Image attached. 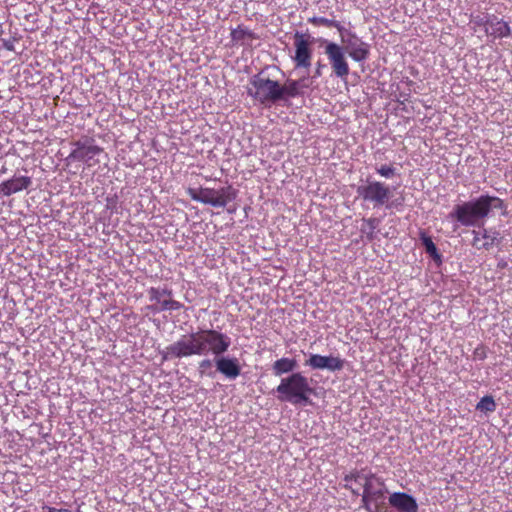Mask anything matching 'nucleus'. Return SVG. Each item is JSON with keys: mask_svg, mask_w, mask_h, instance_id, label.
Segmentation results:
<instances>
[{"mask_svg": "<svg viewBox=\"0 0 512 512\" xmlns=\"http://www.w3.org/2000/svg\"><path fill=\"white\" fill-rule=\"evenodd\" d=\"M230 338L214 329H201L182 336L160 351L162 362L171 359L205 356L209 353L219 356L230 347Z\"/></svg>", "mask_w": 512, "mask_h": 512, "instance_id": "nucleus-1", "label": "nucleus"}, {"mask_svg": "<svg viewBox=\"0 0 512 512\" xmlns=\"http://www.w3.org/2000/svg\"><path fill=\"white\" fill-rule=\"evenodd\" d=\"M504 207L499 197L481 195L475 200L456 205L449 217L466 227L477 226L483 224L492 209L501 210Z\"/></svg>", "mask_w": 512, "mask_h": 512, "instance_id": "nucleus-2", "label": "nucleus"}, {"mask_svg": "<svg viewBox=\"0 0 512 512\" xmlns=\"http://www.w3.org/2000/svg\"><path fill=\"white\" fill-rule=\"evenodd\" d=\"M278 399L291 404H308L314 389L310 386L308 379L300 372L292 373L282 378L277 386Z\"/></svg>", "mask_w": 512, "mask_h": 512, "instance_id": "nucleus-3", "label": "nucleus"}, {"mask_svg": "<svg viewBox=\"0 0 512 512\" xmlns=\"http://www.w3.org/2000/svg\"><path fill=\"white\" fill-rule=\"evenodd\" d=\"M247 94L260 104L271 106L281 101L280 83L260 72L250 78Z\"/></svg>", "mask_w": 512, "mask_h": 512, "instance_id": "nucleus-4", "label": "nucleus"}, {"mask_svg": "<svg viewBox=\"0 0 512 512\" xmlns=\"http://www.w3.org/2000/svg\"><path fill=\"white\" fill-rule=\"evenodd\" d=\"M361 484L363 486L362 507L368 512H379L380 503L386 492L384 480L371 471H366Z\"/></svg>", "mask_w": 512, "mask_h": 512, "instance_id": "nucleus-5", "label": "nucleus"}, {"mask_svg": "<svg viewBox=\"0 0 512 512\" xmlns=\"http://www.w3.org/2000/svg\"><path fill=\"white\" fill-rule=\"evenodd\" d=\"M71 145L73 149L66 158L68 162H82L87 168L100 163L97 157L104 152V149L96 145L93 138L84 136L79 140L72 141Z\"/></svg>", "mask_w": 512, "mask_h": 512, "instance_id": "nucleus-6", "label": "nucleus"}, {"mask_svg": "<svg viewBox=\"0 0 512 512\" xmlns=\"http://www.w3.org/2000/svg\"><path fill=\"white\" fill-rule=\"evenodd\" d=\"M187 194L194 201L214 207H225L236 198V191L231 185L222 187L219 190L212 188H188Z\"/></svg>", "mask_w": 512, "mask_h": 512, "instance_id": "nucleus-7", "label": "nucleus"}, {"mask_svg": "<svg viewBox=\"0 0 512 512\" xmlns=\"http://www.w3.org/2000/svg\"><path fill=\"white\" fill-rule=\"evenodd\" d=\"M357 194L364 201L372 203L374 207L385 205L390 196V188L380 181H368L366 185L357 188Z\"/></svg>", "mask_w": 512, "mask_h": 512, "instance_id": "nucleus-8", "label": "nucleus"}, {"mask_svg": "<svg viewBox=\"0 0 512 512\" xmlns=\"http://www.w3.org/2000/svg\"><path fill=\"white\" fill-rule=\"evenodd\" d=\"M325 54L329 60L334 75L342 80H346L349 75L350 68L343 48L337 43L328 42L325 46Z\"/></svg>", "mask_w": 512, "mask_h": 512, "instance_id": "nucleus-9", "label": "nucleus"}, {"mask_svg": "<svg viewBox=\"0 0 512 512\" xmlns=\"http://www.w3.org/2000/svg\"><path fill=\"white\" fill-rule=\"evenodd\" d=\"M295 53L292 56L295 68L309 69L312 64L313 50L309 38L300 33L294 34Z\"/></svg>", "mask_w": 512, "mask_h": 512, "instance_id": "nucleus-10", "label": "nucleus"}, {"mask_svg": "<svg viewBox=\"0 0 512 512\" xmlns=\"http://www.w3.org/2000/svg\"><path fill=\"white\" fill-rule=\"evenodd\" d=\"M148 294L150 301L159 304V307H149L154 312L174 311L183 308V304L181 302L172 299V290L170 289L151 287L148 290Z\"/></svg>", "mask_w": 512, "mask_h": 512, "instance_id": "nucleus-11", "label": "nucleus"}, {"mask_svg": "<svg viewBox=\"0 0 512 512\" xmlns=\"http://www.w3.org/2000/svg\"><path fill=\"white\" fill-rule=\"evenodd\" d=\"M305 365L312 369H328L330 371H339L344 367V360L335 356H323L319 354H312L309 359L305 361Z\"/></svg>", "mask_w": 512, "mask_h": 512, "instance_id": "nucleus-12", "label": "nucleus"}, {"mask_svg": "<svg viewBox=\"0 0 512 512\" xmlns=\"http://www.w3.org/2000/svg\"><path fill=\"white\" fill-rule=\"evenodd\" d=\"M472 246L477 250H490L501 242L500 233L496 230H473Z\"/></svg>", "mask_w": 512, "mask_h": 512, "instance_id": "nucleus-13", "label": "nucleus"}, {"mask_svg": "<svg viewBox=\"0 0 512 512\" xmlns=\"http://www.w3.org/2000/svg\"><path fill=\"white\" fill-rule=\"evenodd\" d=\"M311 83L308 77L288 79L284 85L280 84L281 101L304 95V89L310 88Z\"/></svg>", "mask_w": 512, "mask_h": 512, "instance_id": "nucleus-14", "label": "nucleus"}, {"mask_svg": "<svg viewBox=\"0 0 512 512\" xmlns=\"http://www.w3.org/2000/svg\"><path fill=\"white\" fill-rule=\"evenodd\" d=\"M389 504L399 512H417L418 504L414 497L404 492H394L389 497Z\"/></svg>", "mask_w": 512, "mask_h": 512, "instance_id": "nucleus-15", "label": "nucleus"}, {"mask_svg": "<svg viewBox=\"0 0 512 512\" xmlns=\"http://www.w3.org/2000/svg\"><path fill=\"white\" fill-rule=\"evenodd\" d=\"M32 184V180L28 176L13 177L3 181L0 184V192L4 196H10L20 191L26 190Z\"/></svg>", "mask_w": 512, "mask_h": 512, "instance_id": "nucleus-16", "label": "nucleus"}, {"mask_svg": "<svg viewBox=\"0 0 512 512\" xmlns=\"http://www.w3.org/2000/svg\"><path fill=\"white\" fill-rule=\"evenodd\" d=\"M485 34L487 36H492L495 39L506 38L511 35V28L508 22L499 19L495 15H491L488 27L485 29Z\"/></svg>", "mask_w": 512, "mask_h": 512, "instance_id": "nucleus-17", "label": "nucleus"}, {"mask_svg": "<svg viewBox=\"0 0 512 512\" xmlns=\"http://www.w3.org/2000/svg\"><path fill=\"white\" fill-rule=\"evenodd\" d=\"M218 372L229 379H235L240 375L241 369L237 358L220 357L215 359Z\"/></svg>", "mask_w": 512, "mask_h": 512, "instance_id": "nucleus-18", "label": "nucleus"}, {"mask_svg": "<svg viewBox=\"0 0 512 512\" xmlns=\"http://www.w3.org/2000/svg\"><path fill=\"white\" fill-rule=\"evenodd\" d=\"M231 42L234 45L237 44H246L248 42H251L253 40L258 39V36L250 29L243 25H238L235 29L231 30L230 33Z\"/></svg>", "mask_w": 512, "mask_h": 512, "instance_id": "nucleus-19", "label": "nucleus"}, {"mask_svg": "<svg viewBox=\"0 0 512 512\" xmlns=\"http://www.w3.org/2000/svg\"><path fill=\"white\" fill-rule=\"evenodd\" d=\"M296 367L297 362L295 359L283 357L273 363L272 370L274 375L281 376L282 374L292 372Z\"/></svg>", "mask_w": 512, "mask_h": 512, "instance_id": "nucleus-20", "label": "nucleus"}, {"mask_svg": "<svg viewBox=\"0 0 512 512\" xmlns=\"http://www.w3.org/2000/svg\"><path fill=\"white\" fill-rule=\"evenodd\" d=\"M350 48L349 56L356 62L364 61L369 56L368 45L364 42L360 41L359 44H351Z\"/></svg>", "mask_w": 512, "mask_h": 512, "instance_id": "nucleus-21", "label": "nucleus"}, {"mask_svg": "<svg viewBox=\"0 0 512 512\" xmlns=\"http://www.w3.org/2000/svg\"><path fill=\"white\" fill-rule=\"evenodd\" d=\"M308 22L317 27L325 26L327 28H336L339 32H342L344 30V27L340 24V22L325 17L313 16L308 18Z\"/></svg>", "mask_w": 512, "mask_h": 512, "instance_id": "nucleus-22", "label": "nucleus"}, {"mask_svg": "<svg viewBox=\"0 0 512 512\" xmlns=\"http://www.w3.org/2000/svg\"><path fill=\"white\" fill-rule=\"evenodd\" d=\"M421 241L425 247L426 252L435 260L441 261V255L438 252L436 245L434 244L432 238L427 236L425 233H421Z\"/></svg>", "mask_w": 512, "mask_h": 512, "instance_id": "nucleus-23", "label": "nucleus"}, {"mask_svg": "<svg viewBox=\"0 0 512 512\" xmlns=\"http://www.w3.org/2000/svg\"><path fill=\"white\" fill-rule=\"evenodd\" d=\"M476 409L485 413L494 412L496 410V403L494 398L489 395L482 397L481 400L477 403Z\"/></svg>", "mask_w": 512, "mask_h": 512, "instance_id": "nucleus-24", "label": "nucleus"}, {"mask_svg": "<svg viewBox=\"0 0 512 512\" xmlns=\"http://www.w3.org/2000/svg\"><path fill=\"white\" fill-rule=\"evenodd\" d=\"M489 20H490V16L485 17V16L477 15V16L472 17L471 18L472 29L476 32L478 30V28L483 27L485 30L486 27H488Z\"/></svg>", "mask_w": 512, "mask_h": 512, "instance_id": "nucleus-25", "label": "nucleus"}, {"mask_svg": "<svg viewBox=\"0 0 512 512\" xmlns=\"http://www.w3.org/2000/svg\"><path fill=\"white\" fill-rule=\"evenodd\" d=\"M366 471L367 470L362 469L360 471L351 472L350 474H348L344 477V481L345 482L355 481V482H359L361 484L362 480L366 474Z\"/></svg>", "mask_w": 512, "mask_h": 512, "instance_id": "nucleus-26", "label": "nucleus"}, {"mask_svg": "<svg viewBox=\"0 0 512 512\" xmlns=\"http://www.w3.org/2000/svg\"><path fill=\"white\" fill-rule=\"evenodd\" d=\"M377 173L385 178H391L395 175V168L389 165H382L376 169Z\"/></svg>", "mask_w": 512, "mask_h": 512, "instance_id": "nucleus-27", "label": "nucleus"}, {"mask_svg": "<svg viewBox=\"0 0 512 512\" xmlns=\"http://www.w3.org/2000/svg\"><path fill=\"white\" fill-rule=\"evenodd\" d=\"M212 367V361L208 358H205L199 362V373L202 376L207 369Z\"/></svg>", "mask_w": 512, "mask_h": 512, "instance_id": "nucleus-28", "label": "nucleus"}, {"mask_svg": "<svg viewBox=\"0 0 512 512\" xmlns=\"http://www.w3.org/2000/svg\"><path fill=\"white\" fill-rule=\"evenodd\" d=\"M366 222V224L369 226V229H370V233L368 235V238L369 239H372L373 238V234H374V230L377 226V220L375 218H369V219H366L364 220Z\"/></svg>", "mask_w": 512, "mask_h": 512, "instance_id": "nucleus-29", "label": "nucleus"}, {"mask_svg": "<svg viewBox=\"0 0 512 512\" xmlns=\"http://www.w3.org/2000/svg\"><path fill=\"white\" fill-rule=\"evenodd\" d=\"M323 67L324 65L320 61H318L314 72V78L320 77L322 75Z\"/></svg>", "mask_w": 512, "mask_h": 512, "instance_id": "nucleus-30", "label": "nucleus"}, {"mask_svg": "<svg viewBox=\"0 0 512 512\" xmlns=\"http://www.w3.org/2000/svg\"><path fill=\"white\" fill-rule=\"evenodd\" d=\"M42 510H43L42 512H56V508L49 507V506H46V505H44L42 507Z\"/></svg>", "mask_w": 512, "mask_h": 512, "instance_id": "nucleus-31", "label": "nucleus"}, {"mask_svg": "<svg viewBox=\"0 0 512 512\" xmlns=\"http://www.w3.org/2000/svg\"><path fill=\"white\" fill-rule=\"evenodd\" d=\"M56 512H72V511L69 509L61 508V509H56Z\"/></svg>", "mask_w": 512, "mask_h": 512, "instance_id": "nucleus-32", "label": "nucleus"}, {"mask_svg": "<svg viewBox=\"0 0 512 512\" xmlns=\"http://www.w3.org/2000/svg\"><path fill=\"white\" fill-rule=\"evenodd\" d=\"M479 356H481V358H485V354L482 355V353H479Z\"/></svg>", "mask_w": 512, "mask_h": 512, "instance_id": "nucleus-33", "label": "nucleus"}, {"mask_svg": "<svg viewBox=\"0 0 512 512\" xmlns=\"http://www.w3.org/2000/svg\"><path fill=\"white\" fill-rule=\"evenodd\" d=\"M479 356H481V358H485V354L482 355V353H479Z\"/></svg>", "mask_w": 512, "mask_h": 512, "instance_id": "nucleus-34", "label": "nucleus"}, {"mask_svg": "<svg viewBox=\"0 0 512 512\" xmlns=\"http://www.w3.org/2000/svg\"><path fill=\"white\" fill-rule=\"evenodd\" d=\"M23 512H29V511L25 510V511H23Z\"/></svg>", "mask_w": 512, "mask_h": 512, "instance_id": "nucleus-35", "label": "nucleus"}]
</instances>
